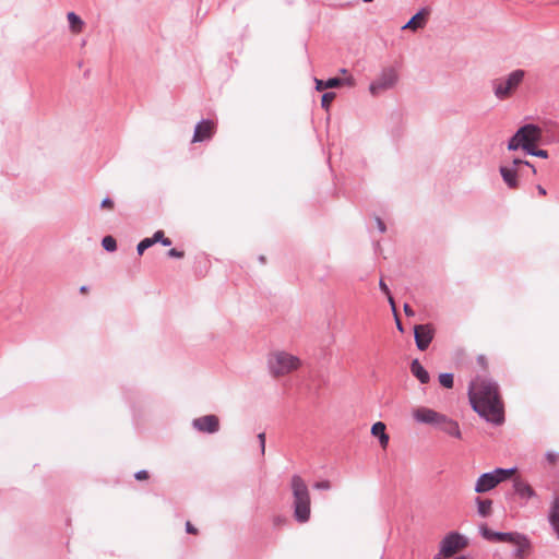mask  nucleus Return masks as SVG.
Instances as JSON below:
<instances>
[{
  "label": "nucleus",
  "mask_w": 559,
  "mask_h": 559,
  "mask_svg": "<svg viewBox=\"0 0 559 559\" xmlns=\"http://www.w3.org/2000/svg\"><path fill=\"white\" fill-rule=\"evenodd\" d=\"M365 2H371L372 0H364Z\"/></svg>",
  "instance_id": "48"
},
{
  "label": "nucleus",
  "mask_w": 559,
  "mask_h": 559,
  "mask_svg": "<svg viewBox=\"0 0 559 559\" xmlns=\"http://www.w3.org/2000/svg\"><path fill=\"white\" fill-rule=\"evenodd\" d=\"M371 435L379 438L380 445L386 449L389 444V435L385 432V425L382 421H377L371 427Z\"/></svg>",
  "instance_id": "17"
},
{
  "label": "nucleus",
  "mask_w": 559,
  "mask_h": 559,
  "mask_svg": "<svg viewBox=\"0 0 559 559\" xmlns=\"http://www.w3.org/2000/svg\"><path fill=\"white\" fill-rule=\"evenodd\" d=\"M314 83H316V90L321 92V91H324L326 88H335V87H340V86H343V85H348V86H353L355 84V81L352 76H347L346 79H338V78H331L326 81H323V80H320V79H316L314 80Z\"/></svg>",
  "instance_id": "14"
},
{
  "label": "nucleus",
  "mask_w": 559,
  "mask_h": 559,
  "mask_svg": "<svg viewBox=\"0 0 559 559\" xmlns=\"http://www.w3.org/2000/svg\"><path fill=\"white\" fill-rule=\"evenodd\" d=\"M186 528H187V532L190 533V534H197L198 533V530L189 521L186 523Z\"/></svg>",
  "instance_id": "37"
},
{
  "label": "nucleus",
  "mask_w": 559,
  "mask_h": 559,
  "mask_svg": "<svg viewBox=\"0 0 559 559\" xmlns=\"http://www.w3.org/2000/svg\"><path fill=\"white\" fill-rule=\"evenodd\" d=\"M267 362L270 372L275 378L286 376L301 366V360L297 356L283 350L272 353Z\"/></svg>",
  "instance_id": "3"
},
{
  "label": "nucleus",
  "mask_w": 559,
  "mask_h": 559,
  "mask_svg": "<svg viewBox=\"0 0 559 559\" xmlns=\"http://www.w3.org/2000/svg\"><path fill=\"white\" fill-rule=\"evenodd\" d=\"M163 236V230H157L153 237L145 238L138 245V253L141 255L143 254L144 250L153 246L154 243L158 242L159 237Z\"/></svg>",
  "instance_id": "22"
},
{
  "label": "nucleus",
  "mask_w": 559,
  "mask_h": 559,
  "mask_svg": "<svg viewBox=\"0 0 559 559\" xmlns=\"http://www.w3.org/2000/svg\"><path fill=\"white\" fill-rule=\"evenodd\" d=\"M341 72L345 74V73H347V70L346 69H342Z\"/></svg>",
  "instance_id": "47"
},
{
  "label": "nucleus",
  "mask_w": 559,
  "mask_h": 559,
  "mask_svg": "<svg viewBox=\"0 0 559 559\" xmlns=\"http://www.w3.org/2000/svg\"><path fill=\"white\" fill-rule=\"evenodd\" d=\"M395 321H396V326H397V329H399L400 331H403V329H402V324H401V321H400V319H399V317H397V316L395 317Z\"/></svg>",
  "instance_id": "45"
},
{
  "label": "nucleus",
  "mask_w": 559,
  "mask_h": 559,
  "mask_svg": "<svg viewBox=\"0 0 559 559\" xmlns=\"http://www.w3.org/2000/svg\"><path fill=\"white\" fill-rule=\"evenodd\" d=\"M515 474L516 468H497L493 472L485 473L477 479L475 491L478 493L487 492L493 489L501 481L512 478Z\"/></svg>",
  "instance_id": "5"
},
{
  "label": "nucleus",
  "mask_w": 559,
  "mask_h": 559,
  "mask_svg": "<svg viewBox=\"0 0 559 559\" xmlns=\"http://www.w3.org/2000/svg\"><path fill=\"white\" fill-rule=\"evenodd\" d=\"M412 415L418 423L433 426H437L443 416V414L424 406L414 408Z\"/></svg>",
  "instance_id": "9"
},
{
  "label": "nucleus",
  "mask_w": 559,
  "mask_h": 559,
  "mask_svg": "<svg viewBox=\"0 0 559 559\" xmlns=\"http://www.w3.org/2000/svg\"><path fill=\"white\" fill-rule=\"evenodd\" d=\"M547 460L550 464H556L557 460H558V456L554 453H548L547 454Z\"/></svg>",
  "instance_id": "39"
},
{
  "label": "nucleus",
  "mask_w": 559,
  "mask_h": 559,
  "mask_svg": "<svg viewBox=\"0 0 559 559\" xmlns=\"http://www.w3.org/2000/svg\"><path fill=\"white\" fill-rule=\"evenodd\" d=\"M477 362L479 364V366L483 368V369H487L488 367V362H487V358L484 356V355H479L477 357Z\"/></svg>",
  "instance_id": "34"
},
{
  "label": "nucleus",
  "mask_w": 559,
  "mask_h": 559,
  "mask_svg": "<svg viewBox=\"0 0 559 559\" xmlns=\"http://www.w3.org/2000/svg\"><path fill=\"white\" fill-rule=\"evenodd\" d=\"M192 425L201 432L214 433L219 429V419L215 415H206L195 418Z\"/></svg>",
  "instance_id": "12"
},
{
  "label": "nucleus",
  "mask_w": 559,
  "mask_h": 559,
  "mask_svg": "<svg viewBox=\"0 0 559 559\" xmlns=\"http://www.w3.org/2000/svg\"><path fill=\"white\" fill-rule=\"evenodd\" d=\"M102 245L107 251H115L117 248L116 239L111 236H106L103 238Z\"/></svg>",
  "instance_id": "26"
},
{
  "label": "nucleus",
  "mask_w": 559,
  "mask_h": 559,
  "mask_svg": "<svg viewBox=\"0 0 559 559\" xmlns=\"http://www.w3.org/2000/svg\"><path fill=\"white\" fill-rule=\"evenodd\" d=\"M290 489L294 518L299 523H306L311 514V498L308 486L299 475H294L290 479Z\"/></svg>",
  "instance_id": "2"
},
{
  "label": "nucleus",
  "mask_w": 559,
  "mask_h": 559,
  "mask_svg": "<svg viewBox=\"0 0 559 559\" xmlns=\"http://www.w3.org/2000/svg\"><path fill=\"white\" fill-rule=\"evenodd\" d=\"M164 246H170L171 245V240L167 237H165V235L163 234L162 237H159V240Z\"/></svg>",
  "instance_id": "41"
},
{
  "label": "nucleus",
  "mask_w": 559,
  "mask_h": 559,
  "mask_svg": "<svg viewBox=\"0 0 559 559\" xmlns=\"http://www.w3.org/2000/svg\"><path fill=\"white\" fill-rule=\"evenodd\" d=\"M285 523H286L285 518L277 516L274 519V525H276V526L284 525Z\"/></svg>",
  "instance_id": "40"
},
{
  "label": "nucleus",
  "mask_w": 559,
  "mask_h": 559,
  "mask_svg": "<svg viewBox=\"0 0 559 559\" xmlns=\"http://www.w3.org/2000/svg\"><path fill=\"white\" fill-rule=\"evenodd\" d=\"M437 427L453 438L462 439V432H461L459 423L453 420L452 418L448 417L444 414L441 417V420L437 425Z\"/></svg>",
  "instance_id": "15"
},
{
  "label": "nucleus",
  "mask_w": 559,
  "mask_h": 559,
  "mask_svg": "<svg viewBox=\"0 0 559 559\" xmlns=\"http://www.w3.org/2000/svg\"><path fill=\"white\" fill-rule=\"evenodd\" d=\"M521 165H526V166L533 167L528 162L522 160L519 158L513 159L510 167H514L518 169Z\"/></svg>",
  "instance_id": "31"
},
{
  "label": "nucleus",
  "mask_w": 559,
  "mask_h": 559,
  "mask_svg": "<svg viewBox=\"0 0 559 559\" xmlns=\"http://www.w3.org/2000/svg\"><path fill=\"white\" fill-rule=\"evenodd\" d=\"M477 506H478V513L486 518V516H489L491 514V506H492V501L489 500V499H477Z\"/></svg>",
  "instance_id": "24"
},
{
  "label": "nucleus",
  "mask_w": 559,
  "mask_h": 559,
  "mask_svg": "<svg viewBox=\"0 0 559 559\" xmlns=\"http://www.w3.org/2000/svg\"><path fill=\"white\" fill-rule=\"evenodd\" d=\"M378 225L381 231L385 230L384 224L380 219H378Z\"/></svg>",
  "instance_id": "46"
},
{
  "label": "nucleus",
  "mask_w": 559,
  "mask_h": 559,
  "mask_svg": "<svg viewBox=\"0 0 559 559\" xmlns=\"http://www.w3.org/2000/svg\"><path fill=\"white\" fill-rule=\"evenodd\" d=\"M411 371L421 383H428L430 380L428 371L421 366V364L415 359L411 364Z\"/></svg>",
  "instance_id": "20"
},
{
  "label": "nucleus",
  "mask_w": 559,
  "mask_h": 559,
  "mask_svg": "<svg viewBox=\"0 0 559 559\" xmlns=\"http://www.w3.org/2000/svg\"><path fill=\"white\" fill-rule=\"evenodd\" d=\"M524 74L525 72L523 70H515L507 78L496 80L493 82L495 95L500 99L511 96L523 81Z\"/></svg>",
  "instance_id": "7"
},
{
  "label": "nucleus",
  "mask_w": 559,
  "mask_h": 559,
  "mask_svg": "<svg viewBox=\"0 0 559 559\" xmlns=\"http://www.w3.org/2000/svg\"><path fill=\"white\" fill-rule=\"evenodd\" d=\"M259 439H260V442H261L262 452H264V449H265V435L264 433H260L259 435Z\"/></svg>",
  "instance_id": "42"
},
{
  "label": "nucleus",
  "mask_w": 559,
  "mask_h": 559,
  "mask_svg": "<svg viewBox=\"0 0 559 559\" xmlns=\"http://www.w3.org/2000/svg\"><path fill=\"white\" fill-rule=\"evenodd\" d=\"M80 293L82 295H87L90 293V288L87 286L83 285L80 287Z\"/></svg>",
  "instance_id": "43"
},
{
  "label": "nucleus",
  "mask_w": 559,
  "mask_h": 559,
  "mask_svg": "<svg viewBox=\"0 0 559 559\" xmlns=\"http://www.w3.org/2000/svg\"><path fill=\"white\" fill-rule=\"evenodd\" d=\"M379 287L386 296L391 294L388 285L382 280L379 283Z\"/></svg>",
  "instance_id": "35"
},
{
  "label": "nucleus",
  "mask_w": 559,
  "mask_h": 559,
  "mask_svg": "<svg viewBox=\"0 0 559 559\" xmlns=\"http://www.w3.org/2000/svg\"><path fill=\"white\" fill-rule=\"evenodd\" d=\"M468 397L473 409L487 421L495 425L504 421V403L496 381L477 376L469 384Z\"/></svg>",
  "instance_id": "1"
},
{
  "label": "nucleus",
  "mask_w": 559,
  "mask_h": 559,
  "mask_svg": "<svg viewBox=\"0 0 559 559\" xmlns=\"http://www.w3.org/2000/svg\"><path fill=\"white\" fill-rule=\"evenodd\" d=\"M388 300H389V302L391 305V308H392V311L394 313V317H396V313H397L396 312V306H395V301H394L393 297L391 296V294L388 295Z\"/></svg>",
  "instance_id": "36"
},
{
  "label": "nucleus",
  "mask_w": 559,
  "mask_h": 559,
  "mask_svg": "<svg viewBox=\"0 0 559 559\" xmlns=\"http://www.w3.org/2000/svg\"><path fill=\"white\" fill-rule=\"evenodd\" d=\"M314 487L317 489L329 490L331 488V483L329 480H322L317 483Z\"/></svg>",
  "instance_id": "30"
},
{
  "label": "nucleus",
  "mask_w": 559,
  "mask_h": 559,
  "mask_svg": "<svg viewBox=\"0 0 559 559\" xmlns=\"http://www.w3.org/2000/svg\"><path fill=\"white\" fill-rule=\"evenodd\" d=\"M527 153L531 154V155L540 157V158H547L548 157V152L546 150H536L535 146L531 147L527 151Z\"/></svg>",
  "instance_id": "28"
},
{
  "label": "nucleus",
  "mask_w": 559,
  "mask_h": 559,
  "mask_svg": "<svg viewBox=\"0 0 559 559\" xmlns=\"http://www.w3.org/2000/svg\"><path fill=\"white\" fill-rule=\"evenodd\" d=\"M114 206H115V203L109 198L104 199L102 202V207L105 210L111 211L114 209Z\"/></svg>",
  "instance_id": "29"
},
{
  "label": "nucleus",
  "mask_w": 559,
  "mask_h": 559,
  "mask_svg": "<svg viewBox=\"0 0 559 559\" xmlns=\"http://www.w3.org/2000/svg\"><path fill=\"white\" fill-rule=\"evenodd\" d=\"M399 80L397 72L390 68L385 69L377 81L371 83L369 90L373 96L379 95L381 92L392 88Z\"/></svg>",
  "instance_id": "8"
},
{
  "label": "nucleus",
  "mask_w": 559,
  "mask_h": 559,
  "mask_svg": "<svg viewBox=\"0 0 559 559\" xmlns=\"http://www.w3.org/2000/svg\"><path fill=\"white\" fill-rule=\"evenodd\" d=\"M513 487L515 492L523 499H530L535 495L533 488L520 478L514 479Z\"/></svg>",
  "instance_id": "19"
},
{
  "label": "nucleus",
  "mask_w": 559,
  "mask_h": 559,
  "mask_svg": "<svg viewBox=\"0 0 559 559\" xmlns=\"http://www.w3.org/2000/svg\"><path fill=\"white\" fill-rule=\"evenodd\" d=\"M537 190H538V193H539L540 195H546V193H547V192H546V190H545V188H544V187H542V186H537Z\"/></svg>",
  "instance_id": "44"
},
{
  "label": "nucleus",
  "mask_w": 559,
  "mask_h": 559,
  "mask_svg": "<svg viewBox=\"0 0 559 559\" xmlns=\"http://www.w3.org/2000/svg\"><path fill=\"white\" fill-rule=\"evenodd\" d=\"M439 382L443 388H447V389L453 388V374L452 373H441L439 376Z\"/></svg>",
  "instance_id": "25"
},
{
  "label": "nucleus",
  "mask_w": 559,
  "mask_h": 559,
  "mask_svg": "<svg viewBox=\"0 0 559 559\" xmlns=\"http://www.w3.org/2000/svg\"><path fill=\"white\" fill-rule=\"evenodd\" d=\"M519 169L514 167L501 166L500 174L502 176L503 181L510 189L519 188V179H518Z\"/></svg>",
  "instance_id": "16"
},
{
  "label": "nucleus",
  "mask_w": 559,
  "mask_h": 559,
  "mask_svg": "<svg viewBox=\"0 0 559 559\" xmlns=\"http://www.w3.org/2000/svg\"><path fill=\"white\" fill-rule=\"evenodd\" d=\"M67 19L69 21L70 29H71L72 34L78 35L83 31L84 22L74 12H69L67 14Z\"/></svg>",
  "instance_id": "21"
},
{
  "label": "nucleus",
  "mask_w": 559,
  "mask_h": 559,
  "mask_svg": "<svg viewBox=\"0 0 559 559\" xmlns=\"http://www.w3.org/2000/svg\"><path fill=\"white\" fill-rule=\"evenodd\" d=\"M404 312L407 317H412L415 314L411 306L407 304L404 305Z\"/></svg>",
  "instance_id": "38"
},
{
  "label": "nucleus",
  "mask_w": 559,
  "mask_h": 559,
  "mask_svg": "<svg viewBox=\"0 0 559 559\" xmlns=\"http://www.w3.org/2000/svg\"><path fill=\"white\" fill-rule=\"evenodd\" d=\"M167 254L170 258H177V259H181L185 255L183 251H178L177 249H170Z\"/></svg>",
  "instance_id": "32"
},
{
  "label": "nucleus",
  "mask_w": 559,
  "mask_h": 559,
  "mask_svg": "<svg viewBox=\"0 0 559 559\" xmlns=\"http://www.w3.org/2000/svg\"><path fill=\"white\" fill-rule=\"evenodd\" d=\"M216 122L213 120H202L195 126L192 143L210 140L216 132Z\"/></svg>",
  "instance_id": "10"
},
{
  "label": "nucleus",
  "mask_w": 559,
  "mask_h": 559,
  "mask_svg": "<svg viewBox=\"0 0 559 559\" xmlns=\"http://www.w3.org/2000/svg\"><path fill=\"white\" fill-rule=\"evenodd\" d=\"M134 476L138 480H146L150 477L148 473L146 471H140V472L135 473Z\"/></svg>",
  "instance_id": "33"
},
{
  "label": "nucleus",
  "mask_w": 559,
  "mask_h": 559,
  "mask_svg": "<svg viewBox=\"0 0 559 559\" xmlns=\"http://www.w3.org/2000/svg\"><path fill=\"white\" fill-rule=\"evenodd\" d=\"M414 334L417 347L425 350L433 338V328L430 324L416 325Z\"/></svg>",
  "instance_id": "11"
},
{
  "label": "nucleus",
  "mask_w": 559,
  "mask_h": 559,
  "mask_svg": "<svg viewBox=\"0 0 559 559\" xmlns=\"http://www.w3.org/2000/svg\"><path fill=\"white\" fill-rule=\"evenodd\" d=\"M542 139V129L535 124H525L520 128L516 133L510 139L508 148L515 151L523 148L526 152L534 147Z\"/></svg>",
  "instance_id": "4"
},
{
  "label": "nucleus",
  "mask_w": 559,
  "mask_h": 559,
  "mask_svg": "<svg viewBox=\"0 0 559 559\" xmlns=\"http://www.w3.org/2000/svg\"><path fill=\"white\" fill-rule=\"evenodd\" d=\"M467 546L468 540L464 535L457 532H451L441 539L438 557L444 559L452 558Z\"/></svg>",
  "instance_id": "6"
},
{
  "label": "nucleus",
  "mask_w": 559,
  "mask_h": 559,
  "mask_svg": "<svg viewBox=\"0 0 559 559\" xmlns=\"http://www.w3.org/2000/svg\"><path fill=\"white\" fill-rule=\"evenodd\" d=\"M427 15L428 12L426 10L419 11L403 26V28H409L412 31L423 28L427 22Z\"/></svg>",
  "instance_id": "18"
},
{
  "label": "nucleus",
  "mask_w": 559,
  "mask_h": 559,
  "mask_svg": "<svg viewBox=\"0 0 559 559\" xmlns=\"http://www.w3.org/2000/svg\"><path fill=\"white\" fill-rule=\"evenodd\" d=\"M516 546V554L515 556L520 559L524 558L527 554H528V550H530V543L528 540L520 534L519 538H518V542H514V544Z\"/></svg>",
  "instance_id": "23"
},
{
  "label": "nucleus",
  "mask_w": 559,
  "mask_h": 559,
  "mask_svg": "<svg viewBox=\"0 0 559 559\" xmlns=\"http://www.w3.org/2000/svg\"><path fill=\"white\" fill-rule=\"evenodd\" d=\"M483 536L490 540V542H497V543H510L514 544V542H518V538L520 536L519 533H498L489 530L488 527L481 528Z\"/></svg>",
  "instance_id": "13"
},
{
  "label": "nucleus",
  "mask_w": 559,
  "mask_h": 559,
  "mask_svg": "<svg viewBox=\"0 0 559 559\" xmlns=\"http://www.w3.org/2000/svg\"><path fill=\"white\" fill-rule=\"evenodd\" d=\"M335 93L333 92H326L322 95L321 105L324 109H329L332 102L335 99Z\"/></svg>",
  "instance_id": "27"
}]
</instances>
